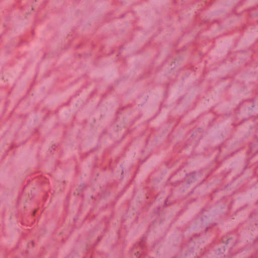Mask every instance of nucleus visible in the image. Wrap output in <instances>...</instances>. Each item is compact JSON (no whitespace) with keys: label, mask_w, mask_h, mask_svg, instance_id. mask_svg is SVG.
I'll return each mask as SVG.
<instances>
[{"label":"nucleus","mask_w":258,"mask_h":258,"mask_svg":"<svg viewBox=\"0 0 258 258\" xmlns=\"http://www.w3.org/2000/svg\"><path fill=\"white\" fill-rule=\"evenodd\" d=\"M213 214L211 209H203L198 215L196 222L197 227L200 230V233L206 234L209 229L217 225L213 221Z\"/></svg>","instance_id":"obj_1"},{"label":"nucleus","mask_w":258,"mask_h":258,"mask_svg":"<svg viewBox=\"0 0 258 258\" xmlns=\"http://www.w3.org/2000/svg\"><path fill=\"white\" fill-rule=\"evenodd\" d=\"M196 180L195 176V173H191L189 174H187L184 181H182L179 182V185L180 186L186 185V188L187 186L190 183L194 182Z\"/></svg>","instance_id":"obj_2"},{"label":"nucleus","mask_w":258,"mask_h":258,"mask_svg":"<svg viewBox=\"0 0 258 258\" xmlns=\"http://www.w3.org/2000/svg\"><path fill=\"white\" fill-rule=\"evenodd\" d=\"M203 132V130L201 127L195 129V131H192L189 140L191 141H195L197 142L199 141L202 137Z\"/></svg>","instance_id":"obj_3"},{"label":"nucleus","mask_w":258,"mask_h":258,"mask_svg":"<svg viewBox=\"0 0 258 258\" xmlns=\"http://www.w3.org/2000/svg\"><path fill=\"white\" fill-rule=\"evenodd\" d=\"M231 240H232V238H229L227 235L224 236L222 238V242L225 243L226 244H227Z\"/></svg>","instance_id":"obj_4"},{"label":"nucleus","mask_w":258,"mask_h":258,"mask_svg":"<svg viewBox=\"0 0 258 258\" xmlns=\"http://www.w3.org/2000/svg\"><path fill=\"white\" fill-rule=\"evenodd\" d=\"M145 241H146V238L142 237L141 241L140 242L139 245L142 249H143L144 247Z\"/></svg>","instance_id":"obj_5"},{"label":"nucleus","mask_w":258,"mask_h":258,"mask_svg":"<svg viewBox=\"0 0 258 258\" xmlns=\"http://www.w3.org/2000/svg\"><path fill=\"white\" fill-rule=\"evenodd\" d=\"M86 188V186L85 184H81L79 186L78 188L77 189V190L79 191H82Z\"/></svg>","instance_id":"obj_6"},{"label":"nucleus","mask_w":258,"mask_h":258,"mask_svg":"<svg viewBox=\"0 0 258 258\" xmlns=\"http://www.w3.org/2000/svg\"><path fill=\"white\" fill-rule=\"evenodd\" d=\"M135 255H136V256L138 258H139L141 255V253L139 251H135Z\"/></svg>","instance_id":"obj_7"},{"label":"nucleus","mask_w":258,"mask_h":258,"mask_svg":"<svg viewBox=\"0 0 258 258\" xmlns=\"http://www.w3.org/2000/svg\"><path fill=\"white\" fill-rule=\"evenodd\" d=\"M102 238V236H101L98 237L96 243H98L101 240Z\"/></svg>","instance_id":"obj_8"},{"label":"nucleus","mask_w":258,"mask_h":258,"mask_svg":"<svg viewBox=\"0 0 258 258\" xmlns=\"http://www.w3.org/2000/svg\"><path fill=\"white\" fill-rule=\"evenodd\" d=\"M30 244H31L32 246L33 247L34 246V242L31 241V243L28 244V246H29Z\"/></svg>","instance_id":"obj_9"},{"label":"nucleus","mask_w":258,"mask_h":258,"mask_svg":"<svg viewBox=\"0 0 258 258\" xmlns=\"http://www.w3.org/2000/svg\"><path fill=\"white\" fill-rule=\"evenodd\" d=\"M180 190H181L182 192H184L185 190L184 188H182L181 187H180Z\"/></svg>","instance_id":"obj_10"},{"label":"nucleus","mask_w":258,"mask_h":258,"mask_svg":"<svg viewBox=\"0 0 258 258\" xmlns=\"http://www.w3.org/2000/svg\"><path fill=\"white\" fill-rule=\"evenodd\" d=\"M172 258H177V257L175 256V257H172Z\"/></svg>","instance_id":"obj_11"},{"label":"nucleus","mask_w":258,"mask_h":258,"mask_svg":"<svg viewBox=\"0 0 258 258\" xmlns=\"http://www.w3.org/2000/svg\"><path fill=\"white\" fill-rule=\"evenodd\" d=\"M150 258H154V257H150Z\"/></svg>","instance_id":"obj_12"}]
</instances>
